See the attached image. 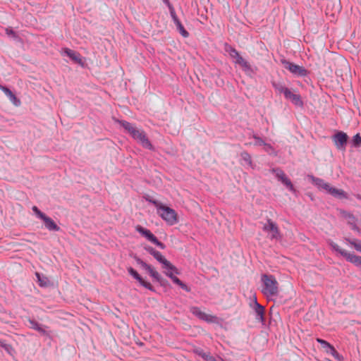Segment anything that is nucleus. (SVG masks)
I'll return each instance as SVG.
<instances>
[{
  "label": "nucleus",
  "instance_id": "nucleus-33",
  "mask_svg": "<svg viewBox=\"0 0 361 361\" xmlns=\"http://www.w3.org/2000/svg\"><path fill=\"white\" fill-rule=\"evenodd\" d=\"M171 16H172V18H173V17H174V16H176V13H175V12H174V11H173V10H172V11H171Z\"/></svg>",
  "mask_w": 361,
  "mask_h": 361
},
{
  "label": "nucleus",
  "instance_id": "nucleus-15",
  "mask_svg": "<svg viewBox=\"0 0 361 361\" xmlns=\"http://www.w3.org/2000/svg\"><path fill=\"white\" fill-rule=\"evenodd\" d=\"M137 262L140 264L144 269L147 271L149 274L157 281H159L161 280V275L157 271L154 267L151 265L147 264L146 262H143L140 259H137Z\"/></svg>",
  "mask_w": 361,
  "mask_h": 361
},
{
  "label": "nucleus",
  "instance_id": "nucleus-19",
  "mask_svg": "<svg viewBox=\"0 0 361 361\" xmlns=\"http://www.w3.org/2000/svg\"><path fill=\"white\" fill-rule=\"evenodd\" d=\"M1 90L8 97L9 100L16 106L20 104V102L15 94L6 87H1Z\"/></svg>",
  "mask_w": 361,
  "mask_h": 361
},
{
  "label": "nucleus",
  "instance_id": "nucleus-28",
  "mask_svg": "<svg viewBox=\"0 0 361 361\" xmlns=\"http://www.w3.org/2000/svg\"><path fill=\"white\" fill-rule=\"evenodd\" d=\"M353 146L359 147L361 145V136L359 133L356 134L353 139Z\"/></svg>",
  "mask_w": 361,
  "mask_h": 361
},
{
  "label": "nucleus",
  "instance_id": "nucleus-27",
  "mask_svg": "<svg viewBox=\"0 0 361 361\" xmlns=\"http://www.w3.org/2000/svg\"><path fill=\"white\" fill-rule=\"evenodd\" d=\"M122 126L126 130L128 131L130 135H132L133 131H135V130L137 128L135 126L126 121L122 122Z\"/></svg>",
  "mask_w": 361,
  "mask_h": 361
},
{
  "label": "nucleus",
  "instance_id": "nucleus-17",
  "mask_svg": "<svg viewBox=\"0 0 361 361\" xmlns=\"http://www.w3.org/2000/svg\"><path fill=\"white\" fill-rule=\"evenodd\" d=\"M128 271L131 276H133L135 279H137L142 286L149 290L152 288V286L150 284V283L145 281L134 269H133L132 267H129L128 269Z\"/></svg>",
  "mask_w": 361,
  "mask_h": 361
},
{
  "label": "nucleus",
  "instance_id": "nucleus-32",
  "mask_svg": "<svg viewBox=\"0 0 361 361\" xmlns=\"http://www.w3.org/2000/svg\"><path fill=\"white\" fill-rule=\"evenodd\" d=\"M6 32L7 34L10 35V34H12L13 33V31L11 30H9V29H6Z\"/></svg>",
  "mask_w": 361,
  "mask_h": 361
},
{
  "label": "nucleus",
  "instance_id": "nucleus-3",
  "mask_svg": "<svg viewBox=\"0 0 361 361\" xmlns=\"http://www.w3.org/2000/svg\"><path fill=\"white\" fill-rule=\"evenodd\" d=\"M331 247L334 250L338 252L341 255H342L345 259L355 264L357 267H361V257L359 255H355L353 252H350L345 249L341 248L338 244L331 242L330 243Z\"/></svg>",
  "mask_w": 361,
  "mask_h": 361
},
{
  "label": "nucleus",
  "instance_id": "nucleus-10",
  "mask_svg": "<svg viewBox=\"0 0 361 361\" xmlns=\"http://www.w3.org/2000/svg\"><path fill=\"white\" fill-rule=\"evenodd\" d=\"M348 140V135L346 133L340 131L338 132L333 137V141L336 145V147L338 149H343L344 150L345 149V145Z\"/></svg>",
  "mask_w": 361,
  "mask_h": 361
},
{
  "label": "nucleus",
  "instance_id": "nucleus-8",
  "mask_svg": "<svg viewBox=\"0 0 361 361\" xmlns=\"http://www.w3.org/2000/svg\"><path fill=\"white\" fill-rule=\"evenodd\" d=\"M283 67L288 70L291 73L298 76H305L307 71L302 66L294 64L290 61L283 60L282 61Z\"/></svg>",
  "mask_w": 361,
  "mask_h": 361
},
{
  "label": "nucleus",
  "instance_id": "nucleus-7",
  "mask_svg": "<svg viewBox=\"0 0 361 361\" xmlns=\"http://www.w3.org/2000/svg\"><path fill=\"white\" fill-rule=\"evenodd\" d=\"M227 51L230 56L235 59V63L238 64L245 70H249L250 68L249 63L240 55L239 52L235 49L229 47V49H227Z\"/></svg>",
  "mask_w": 361,
  "mask_h": 361
},
{
  "label": "nucleus",
  "instance_id": "nucleus-14",
  "mask_svg": "<svg viewBox=\"0 0 361 361\" xmlns=\"http://www.w3.org/2000/svg\"><path fill=\"white\" fill-rule=\"evenodd\" d=\"M250 307L254 310L256 317V320L259 322H264V307L259 305L255 296L253 298V303L250 304Z\"/></svg>",
  "mask_w": 361,
  "mask_h": 361
},
{
  "label": "nucleus",
  "instance_id": "nucleus-35",
  "mask_svg": "<svg viewBox=\"0 0 361 361\" xmlns=\"http://www.w3.org/2000/svg\"><path fill=\"white\" fill-rule=\"evenodd\" d=\"M353 229L359 231V229L355 226H353Z\"/></svg>",
  "mask_w": 361,
  "mask_h": 361
},
{
  "label": "nucleus",
  "instance_id": "nucleus-18",
  "mask_svg": "<svg viewBox=\"0 0 361 361\" xmlns=\"http://www.w3.org/2000/svg\"><path fill=\"white\" fill-rule=\"evenodd\" d=\"M136 230L147 238L150 242L153 243L154 241H156L157 237L149 230L146 229L141 226H137L136 227Z\"/></svg>",
  "mask_w": 361,
  "mask_h": 361
},
{
  "label": "nucleus",
  "instance_id": "nucleus-24",
  "mask_svg": "<svg viewBox=\"0 0 361 361\" xmlns=\"http://www.w3.org/2000/svg\"><path fill=\"white\" fill-rule=\"evenodd\" d=\"M313 182L317 185L319 188L324 189L327 191L331 185L328 183H326L324 180L320 178H313Z\"/></svg>",
  "mask_w": 361,
  "mask_h": 361
},
{
  "label": "nucleus",
  "instance_id": "nucleus-26",
  "mask_svg": "<svg viewBox=\"0 0 361 361\" xmlns=\"http://www.w3.org/2000/svg\"><path fill=\"white\" fill-rule=\"evenodd\" d=\"M28 322H29V326L30 328L43 334H45L44 329L41 326V325L38 322H37L34 320H31V319H29Z\"/></svg>",
  "mask_w": 361,
  "mask_h": 361
},
{
  "label": "nucleus",
  "instance_id": "nucleus-23",
  "mask_svg": "<svg viewBox=\"0 0 361 361\" xmlns=\"http://www.w3.org/2000/svg\"><path fill=\"white\" fill-rule=\"evenodd\" d=\"M172 271L171 269H167L166 274L169 276L175 283L181 286L183 288H186V286L178 277L173 276Z\"/></svg>",
  "mask_w": 361,
  "mask_h": 361
},
{
  "label": "nucleus",
  "instance_id": "nucleus-9",
  "mask_svg": "<svg viewBox=\"0 0 361 361\" xmlns=\"http://www.w3.org/2000/svg\"><path fill=\"white\" fill-rule=\"evenodd\" d=\"M317 341L322 345V347L324 349L325 352L327 354L331 355L338 361L342 360L343 357L336 351V350L333 345H331L330 343L321 338H317Z\"/></svg>",
  "mask_w": 361,
  "mask_h": 361
},
{
  "label": "nucleus",
  "instance_id": "nucleus-31",
  "mask_svg": "<svg viewBox=\"0 0 361 361\" xmlns=\"http://www.w3.org/2000/svg\"><path fill=\"white\" fill-rule=\"evenodd\" d=\"M276 90L279 91V93H283V89H288L287 87H283L282 85H279L277 87H276Z\"/></svg>",
  "mask_w": 361,
  "mask_h": 361
},
{
  "label": "nucleus",
  "instance_id": "nucleus-6",
  "mask_svg": "<svg viewBox=\"0 0 361 361\" xmlns=\"http://www.w3.org/2000/svg\"><path fill=\"white\" fill-rule=\"evenodd\" d=\"M132 137L136 140L142 146L146 149H152L153 147L148 140L145 133L139 128H136L133 131Z\"/></svg>",
  "mask_w": 361,
  "mask_h": 361
},
{
  "label": "nucleus",
  "instance_id": "nucleus-16",
  "mask_svg": "<svg viewBox=\"0 0 361 361\" xmlns=\"http://www.w3.org/2000/svg\"><path fill=\"white\" fill-rule=\"evenodd\" d=\"M153 257L160 263L163 264V267L166 269L175 270V267L168 261L160 252L157 251L153 255Z\"/></svg>",
  "mask_w": 361,
  "mask_h": 361
},
{
  "label": "nucleus",
  "instance_id": "nucleus-11",
  "mask_svg": "<svg viewBox=\"0 0 361 361\" xmlns=\"http://www.w3.org/2000/svg\"><path fill=\"white\" fill-rule=\"evenodd\" d=\"M263 230L269 233L271 239H277L279 237V231L277 226L269 219L264 225Z\"/></svg>",
  "mask_w": 361,
  "mask_h": 361
},
{
  "label": "nucleus",
  "instance_id": "nucleus-4",
  "mask_svg": "<svg viewBox=\"0 0 361 361\" xmlns=\"http://www.w3.org/2000/svg\"><path fill=\"white\" fill-rule=\"evenodd\" d=\"M32 211L35 212L36 216L39 218L43 220L44 223V226L49 231H59L60 230L59 226L56 225V224L49 216H47L46 214L42 213L36 206H33L32 208Z\"/></svg>",
  "mask_w": 361,
  "mask_h": 361
},
{
  "label": "nucleus",
  "instance_id": "nucleus-2",
  "mask_svg": "<svg viewBox=\"0 0 361 361\" xmlns=\"http://www.w3.org/2000/svg\"><path fill=\"white\" fill-rule=\"evenodd\" d=\"M152 203L157 209V214L169 225H173L177 222V213L174 209L156 200L152 201Z\"/></svg>",
  "mask_w": 361,
  "mask_h": 361
},
{
  "label": "nucleus",
  "instance_id": "nucleus-29",
  "mask_svg": "<svg viewBox=\"0 0 361 361\" xmlns=\"http://www.w3.org/2000/svg\"><path fill=\"white\" fill-rule=\"evenodd\" d=\"M153 243L155 244L156 245H157L161 249H164L165 248V245H164V243H162L161 242L159 241L157 238H156V241H154Z\"/></svg>",
  "mask_w": 361,
  "mask_h": 361
},
{
  "label": "nucleus",
  "instance_id": "nucleus-21",
  "mask_svg": "<svg viewBox=\"0 0 361 361\" xmlns=\"http://www.w3.org/2000/svg\"><path fill=\"white\" fill-rule=\"evenodd\" d=\"M326 192L336 197H345V192L343 190L337 189L332 186H330Z\"/></svg>",
  "mask_w": 361,
  "mask_h": 361
},
{
  "label": "nucleus",
  "instance_id": "nucleus-30",
  "mask_svg": "<svg viewBox=\"0 0 361 361\" xmlns=\"http://www.w3.org/2000/svg\"><path fill=\"white\" fill-rule=\"evenodd\" d=\"M146 250L153 256V255L157 252L155 249L152 247H147Z\"/></svg>",
  "mask_w": 361,
  "mask_h": 361
},
{
  "label": "nucleus",
  "instance_id": "nucleus-5",
  "mask_svg": "<svg viewBox=\"0 0 361 361\" xmlns=\"http://www.w3.org/2000/svg\"><path fill=\"white\" fill-rule=\"evenodd\" d=\"M190 311L193 315L200 319L208 323H216L218 322L217 317L202 311L198 307H191L190 308Z\"/></svg>",
  "mask_w": 361,
  "mask_h": 361
},
{
  "label": "nucleus",
  "instance_id": "nucleus-34",
  "mask_svg": "<svg viewBox=\"0 0 361 361\" xmlns=\"http://www.w3.org/2000/svg\"><path fill=\"white\" fill-rule=\"evenodd\" d=\"M40 281V285L41 286H44L45 283H44V281Z\"/></svg>",
  "mask_w": 361,
  "mask_h": 361
},
{
  "label": "nucleus",
  "instance_id": "nucleus-25",
  "mask_svg": "<svg viewBox=\"0 0 361 361\" xmlns=\"http://www.w3.org/2000/svg\"><path fill=\"white\" fill-rule=\"evenodd\" d=\"M346 240L353 246L357 251L361 252V240L357 238H347Z\"/></svg>",
  "mask_w": 361,
  "mask_h": 361
},
{
  "label": "nucleus",
  "instance_id": "nucleus-13",
  "mask_svg": "<svg viewBox=\"0 0 361 361\" xmlns=\"http://www.w3.org/2000/svg\"><path fill=\"white\" fill-rule=\"evenodd\" d=\"M283 90L286 99L290 100L296 106H302L303 105L300 94L292 92L290 89H283Z\"/></svg>",
  "mask_w": 361,
  "mask_h": 361
},
{
  "label": "nucleus",
  "instance_id": "nucleus-37",
  "mask_svg": "<svg viewBox=\"0 0 361 361\" xmlns=\"http://www.w3.org/2000/svg\"><path fill=\"white\" fill-rule=\"evenodd\" d=\"M1 87H4V86H2L0 85V90H1Z\"/></svg>",
  "mask_w": 361,
  "mask_h": 361
},
{
  "label": "nucleus",
  "instance_id": "nucleus-38",
  "mask_svg": "<svg viewBox=\"0 0 361 361\" xmlns=\"http://www.w3.org/2000/svg\"><path fill=\"white\" fill-rule=\"evenodd\" d=\"M211 359V361H216L215 360L212 359V358H210Z\"/></svg>",
  "mask_w": 361,
  "mask_h": 361
},
{
  "label": "nucleus",
  "instance_id": "nucleus-1",
  "mask_svg": "<svg viewBox=\"0 0 361 361\" xmlns=\"http://www.w3.org/2000/svg\"><path fill=\"white\" fill-rule=\"evenodd\" d=\"M262 282V292L267 297L275 296L279 292V283L276 278L271 275L263 274L261 277Z\"/></svg>",
  "mask_w": 361,
  "mask_h": 361
},
{
  "label": "nucleus",
  "instance_id": "nucleus-36",
  "mask_svg": "<svg viewBox=\"0 0 361 361\" xmlns=\"http://www.w3.org/2000/svg\"><path fill=\"white\" fill-rule=\"evenodd\" d=\"M37 276L38 277L39 279V281H40V279H39V274H36Z\"/></svg>",
  "mask_w": 361,
  "mask_h": 361
},
{
  "label": "nucleus",
  "instance_id": "nucleus-12",
  "mask_svg": "<svg viewBox=\"0 0 361 361\" xmlns=\"http://www.w3.org/2000/svg\"><path fill=\"white\" fill-rule=\"evenodd\" d=\"M272 171L275 173L278 180L281 181L284 185H286L290 191L294 190V188L290 180L286 176L282 170L276 169H273Z\"/></svg>",
  "mask_w": 361,
  "mask_h": 361
},
{
  "label": "nucleus",
  "instance_id": "nucleus-22",
  "mask_svg": "<svg viewBox=\"0 0 361 361\" xmlns=\"http://www.w3.org/2000/svg\"><path fill=\"white\" fill-rule=\"evenodd\" d=\"M173 21L176 24L178 30H179L180 33L184 37H187L189 35V33L185 30L183 25L181 24L180 21L178 19L177 16L173 17Z\"/></svg>",
  "mask_w": 361,
  "mask_h": 361
},
{
  "label": "nucleus",
  "instance_id": "nucleus-20",
  "mask_svg": "<svg viewBox=\"0 0 361 361\" xmlns=\"http://www.w3.org/2000/svg\"><path fill=\"white\" fill-rule=\"evenodd\" d=\"M64 53L75 62L81 63L82 59H81L80 55L78 52H76L73 50H71L68 48H66L64 49Z\"/></svg>",
  "mask_w": 361,
  "mask_h": 361
}]
</instances>
